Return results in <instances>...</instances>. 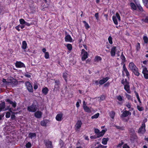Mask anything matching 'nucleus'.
Listing matches in <instances>:
<instances>
[{
	"label": "nucleus",
	"mask_w": 148,
	"mask_h": 148,
	"mask_svg": "<svg viewBox=\"0 0 148 148\" xmlns=\"http://www.w3.org/2000/svg\"><path fill=\"white\" fill-rule=\"evenodd\" d=\"M129 66L130 69L136 75L138 76L139 75L138 69L134 63L133 62L130 63Z\"/></svg>",
	"instance_id": "f257e3e1"
},
{
	"label": "nucleus",
	"mask_w": 148,
	"mask_h": 148,
	"mask_svg": "<svg viewBox=\"0 0 148 148\" xmlns=\"http://www.w3.org/2000/svg\"><path fill=\"white\" fill-rule=\"evenodd\" d=\"M121 83L124 85V89L128 93H131V92L130 90V87L129 85V82H128L127 80L125 79H123L121 81Z\"/></svg>",
	"instance_id": "f03ea898"
},
{
	"label": "nucleus",
	"mask_w": 148,
	"mask_h": 148,
	"mask_svg": "<svg viewBox=\"0 0 148 148\" xmlns=\"http://www.w3.org/2000/svg\"><path fill=\"white\" fill-rule=\"evenodd\" d=\"M82 59V61L85 60L88 57V54L84 49H83L81 51Z\"/></svg>",
	"instance_id": "7ed1b4c3"
},
{
	"label": "nucleus",
	"mask_w": 148,
	"mask_h": 148,
	"mask_svg": "<svg viewBox=\"0 0 148 148\" xmlns=\"http://www.w3.org/2000/svg\"><path fill=\"white\" fill-rule=\"evenodd\" d=\"M27 110L29 112H35L37 110L36 106L33 104L27 107Z\"/></svg>",
	"instance_id": "20e7f679"
},
{
	"label": "nucleus",
	"mask_w": 148,
	"mask_h": 148,
	"mask_svg": "<svg viewBox=\"0 0 148 148\" xmlns=\"http://www.w3.org/2000/svg\"><path fill=\"white\" fill-rule=\"evenodd\" d=\"M25 85L29 91L30 92H33L32 87L29 82H26Z\"/></svg>",
	"instance_id": "39448f33"
},
{
	"label": "nucleus",
	"mask_w": 148,
	"mask_h": 148,
	"mask_svg": "<svg viewBox=\"0 0 148 148\" xmlns=\"http://www.w3.org/2000/svg\"><path fill=\"white\" fill-rule=\"evenodd\" d=\"M145 124L144 123H143L138 131V132L141 134L144 133L145 132Z\"/></svg>",
	"instance_id": "423d86ee"
},
{
	"label": "nucleus",
	"mask_w": 148,
	"mask_h": 148,
	"mask_svg": "<svg viewBox=\"0 0 148 148\" xmlns=\"http://www.w3.org/2000/svg\"><path fill=\"white\" fill-rule=\"evenodd\" d=\"M142 73L144 75V76L145 79H148V71L146 67L143 68Z\"/></svg>",
	"instance_id": "0eeeda50"
},
{
	"label": "nucleus",
	"mask_w": 148,
	"mask_h": 148,
	"mask_svg": "<svg viewBox=\"0 0 148 148\" xmlns=\"http://www.w3.org/2000/svg\"><path fill=\"white\" fill-rule=\"evenodd\" d=\"M66 42H72L73 39L70 35L66 33L65 37L64 38Z\"/></svg>",
	"instance_id": "6e6552de"
},
{
	"label": "nucleus",
	"mask_w": 148,
	"mask_h": 148,
	"mask_svg": "<svg viewBox=\"0 0 148 148\" xmlns=\"http://www.w3.org/2000/svg\"><path fill=\"white\" fill-rule=\"evenodd\" d=\"M15 66L17 68H25V67L24 63L20 61H16L15 63Z\"/></svg>",
	"instance_id": "1a4fd4ad"
},
{
	"label": "nucleus",
	"mask_w": 148,
	"mask_h": 148,
	"mask_svg": "<svg viewBox=\"0 0 148 148\" xmlns=\"http://www.w3.org/2000/svg\"><path fill=\"white\" fill-rule=\"evenodd\" d=\"M82 122L80 120L78 121L75 125V130H76L79 129L81 127L82 125Z\"/></svg>",
	"instance_id": "9d476101"
},
{
	"label": "nucleus",
	"mask_w": 148,
	"mask_h": 148,
	"mask_svg": "<svg viewBox=\"0 0 148 148\" xmlns=\"http://www.w3.org/2000/svg\"><path fill=\"white\" fill-rule=\"evenodd\" d=\"M131 115V113L129 111L125 110L123 111L121 117H126L128 116L129 115Z\"/></svg>",
	"instance_id": "9b49d317"
},
{
	"label": "nucleus",
	"mask_w": 148,
	"mask_h": 148,
	"mask_svg": "<svg viewBox=\"0 0 148 148\" xmlns=\"http://www.w3.org/2000/svg\"><path fill=\"white\" fill-rule=\"evenodd\" d=\"M7 80L8 85H9L10 84H14L16 83V79H14L12 77H11L10 78H8Z\"/></svg>",
	"instance_id": "f8f14e48"
},
{
	"label": "nucleus",
	"mask_w": 148,
	"mask_h": 148,
	"mask_svg": "<svg viewBox=\"0 0 148 148\" xmlns=\"http://www.w3.org/2000/svg\"><path fill=\"white\" fill-rule=\"evenodd\" d=\"M123 73H125L126 76L128 77H129L130 76V74L127 71L126 67L125 66V64H124L123 66Z\"/></svg>",
	"instance_id": "ddd939ff"
},
{
	"label": "nucleus",
	"mask_w": 148,
	"mask_h": 148,
	"mask_svg": "<svg viewBox=\"0 0 148 148\" xmlns=\"http://www.w3.org/2000/svg\"><path fill=\"white\" fill-rule=\"evenodd\" d=\"M45 143L47 148H52V143L51 141L46 140L44 141Z\"/></svg>",
	"instance_id": "4468645a"
},
{
	"label": "nucleus",
	"mask_w": 148,
	"mask_h": 148,
	"mask_svg": "<svg viewBox=\"0 0 148 148\" xmlns=\"http://www.w3.org/2000/svg\"><path fill=\"white\" fill-rule=\"evenodd\" d=\"M42 113L40 111H38L35 113L34 116L37 118H40L41 117Z\"/></svg>",
	"instance_id": "2eb2a0df"
},
{
	"label": "nucleus",
	"mask_w": 148,
	"mask_h": 148,
	"mask_svg": "<svg viewBox=\"0 0 148 148\" xmlns=\"http://www.w3.org/2000/svg\"><path fill=\"white\" fill-rule=\"evenodd\" d=\"M109 79V77H106L100 80L99 81V84L100 85H102L106 82Z\"/></svg>",
	"instance_id": "dca6fc26"
},
{
	"label": "nucleus",
	"mask_w": 148,
	"mask_h": 148,
	"mask_svg": "<svg viewBox=\"0 0 148 148\" xmlns=\"http://www.w3.org/2000/svg\"><path fill=\"white\" fill-rule=\"evenodd\" d=\"M63 114L60 113L58 114L56 116V120L59 121H61L62 119Z\"/></svg>",
	"instance_id": "f3484780"
},
{
	"label": "nucleus",
	"mask_w": 148,
	"mask_h": 148,
	"mask_svg": "<svg viewBox=\"0 0 148 148\" xmlns=\"http://www.w3.org/2000/svg\"><path fill=\"white\" fill-rule=\"evenodd\" d=\"M107 129L103 130L101 132H99V133L97 134V136L98 137H99L102 136L105 133V132L107 131Z\"/></svg>",
	"instance_id": "a211bd4d"
},
{
	"label": "nucleus",
	"mask_w": 148,
	"mask_h": 148,
	"mask_svg": "<svg viewBox=\"0 0 148 148\" xmlns=\"http://www.w3.org/2000/svg\"><path fill=\"white\" fill-rule=\"evenodd\" d=\"M6 101L12 105L14 108H15L16 107V103L15 101L13 102L9 99H7Z\"/></svg>",
	"instance_id": "6ab92c4d"
},
{
	"label": "nucleus",
	"mask_w": 148,
	"mask_h": 148,
	"mask_svg": "<svg viewBox=\"0 0 148 148\" xmlns=\"http://www.w3.org/2000/svg\"><path fill=\"white\" fill-rule=\"evenodd\" d=\"M116 47H113L110 52L111 55L112 56H114L115 54Z\"/></svg>",
	"instance_id": "aec40b11"
},
{
	"label": "nucleus",
	"mask_w": 148,
	"mask_h": 148,
	"mask_svg": "<svg viewBox=\"0 0 148 148\" xmlns=\"http://www.w3.org/2000/svg\"><path fill=\"white\" fill-rule=\"evenodd\" d=\"M5 106V103L4 102H2L0 103V112L2 110H6V109H4V108Z\"/></svg>",
	"instance_id": "412c9836"
},
{
	"label": "nucleus",
	"mask_w": 148,
	"mask_h": 148,
	"mask_svg": "<svg viewBox=\"0 0 148 148\" xmlns=\"http://www.w3.org/2000/svg\"><path fill=\"white\" fill-rule=\"evenodd\" d=\"M84 110L85 112H91V108H89L87 106H85L84 107H83Z\"/></svg>",
	"instance_id": "4be33fe9"
},
{
	"label": "nucleus",
	"mask_w": 148,
	"mask_h": 148,
	"mask_svg": "<svg viewBox=\"0 0 148 148\" xmlns=\"http://www.w3.org/2000/svg\"><path fill=\"white\" fill-rule=\"evenodd\" d=\"M36 134L34 133H30L29 134V137L31 139H34L36 138Z\"/></svg>",
	"instance_id": "5701e85b"
},
{
	"label": "nucleus",
	"mask_w": 148,
	"mask_h": 148,
	"mask_svg": "<svg viewBox=\"0 0 148 148\" xmlns=\"http://www.w3.org/2000/svg\"><path fill=\"white\" fill-rule=\"evenodd\" d=\"M48 90V88L46 87L42 88V92L43 94L45 95H46L47 94Z\"/></svg>",
	"instance_id": "b1692460"
},
{
	"label": "nucleus",
	"mask_w": 148,
	"mask_h": 148,
	"mask_svg": "<svg viewBox=\"0 0 148 148\" xmlns=\"http://www.w3.org/2000/svg\"><path fill=\"white\" fill-rule=\"evenodd\" d=\"M69 76L68 72L66 71L63 73V77L66 82H67V79Z\"/></svg>",
	"instance_id": "393cba45"
},
{
	"label": "nucleus",
	"mask_w": 148,
	"mask_h": 148,
	"mask_svg": "<svg viewBox=\"0 0 148 148\" xmlns=\"http://www.w3.org/2000/svg\"><path fill=\"white\" fill-rule=\"evenodd\" d=\"M27 44L25 41H23L22 43V48L23 49H26L27 47Z\"/></svg>",
	"instance_id": "a878e982"
},
{
	"label": "nucleus",
	"mask_w": 148,
	"mask_h": 148,
	"mask_svg": "<svg viewBox=\"0 0 148 148\" xmlns=\"http://www.w3.org/2000/svg\"><path fill=\"white\" fill-rule=\"evenodd\" d=\"M108 140L109 139L108 138H104L102 139V143L103 145H106Z\"/></svg>",
	"instance_id": "bb28decb"
},
{
	"label": "nucleus",
	"mask_w": 148,
	"mask_h": 148,
	"mask_svg": "<svg viewBox=\"0 0 148 148\" xmlns=\"http://www.w3.org/2000/svg\"><path fill=\"white\" fill-rule=\"evenodd\" d=\"M112 20L115 24L117 25L118 24V22L116 18V16L114 15L112 16Z\"/></svg>",
	"instance_id": "cd10ccee"
},
{
	"label": "nucleus",
	"mask_w": 148,
	"mask_h": 148,
	"mask_svg": "<svg viewBox=\"0 0 148 148\" xmlns=\"http://www.w3.org/2000/svg\"><path fill=\"white\" fill-rule=\"evenodd\" d=\"M130 5L132 9L134 10H136V7L134 3H131Z\"/></svg>",
	"instance_id": "c85d7f7f"
},
{
	"label": "nucleus",
	"mask_w": 148,
	"mask_h": 148,
	"mask_svg": "<svg viewBox=\"0 0 148 148\" xmlns=\"http://www.w3.org/2000/svg\"><path fill=\"white\" fill-rule=\"evenodd\" d=\"M125 96L126 98L128 99V100H132V98L130 95L127 94L126 93H125Z\"/></svg>",
	"instance_id": "c756f323"
},
{
	"label": "nucleus",
	"mask_w": 148,
	"mask_h": 148,
	"mask_svg": "<svg viewBox=\"0 0 148 148\" xmlns=\"http://www.w3.org/2000/svg\"><path fill=\"white\" fill-rule=\"evenodd\" d=\"M66 47L69 51H71L72 49V45L70 44H68L66 45Z\"/></svg>",
	"instance_id": "7c9ffc66"
},
{
	"label": "nucleus",
	"mask_w": 148,
	"mask_h": 148,
	"mask_svg": "<svg viewBox=\"0 0 148 148\" xmlns=\"http://www.w3.org/2000/svg\"><path fill=\"white\" fill-rule=\"evenodd\" d=\"M137 109L140 111H141L144 110V108L143 107L140 106L139 105H137Z\"/></svg>",
	"instance_id": "2f4dec72"
},
{
	"label": "nucleus",
	"mask_w": 148,
	"mask_h": 148,
	"mask_svg": "<svg viewBox=\"0 0 148 148\" xmlns=\"http://www.w3.org/2000/svg\"><path fill=\"white\" fill-rule=\"evenodd\" d=\"M143 40L144 42L145 43H147L148 42V38L146 36H144L143 37Z\"/></svg>",
	"instance_id": "473e14b6"
},
{
	"label": "nucleus",
	"mask_w": 148,
	"mask_h": 148,
	"mask_svg": "<svg viewBox=\"0 0 148 148\" xmlns=\"http://www.w3.org/2000/svg\"><path fill=\"white\" fill-rule=\"evenodd\" d=\"M115 113L114 112V111H111L110 113V116L112 118L114 119L115 115Z\"/></svg>",
	"instance_id": "72a5a7b5"
},
{
	"label": "nucleus",
	"mask_w": 148,
	"mask_h": 148,
	"mask_svg": "<svg viewBox=\"0 0 148 148\" xmlns=\"http://www.w3.org/2000/svg\"><path fill=\"white\" fill-rule=\"evenodd\" d=\"M99 115V113L96 114L91 117V118L92 119H97Z\"/></svg>",
	"instance_id": "f704fd0d"
},
{
	"label": "nucleus",
	"mask_w": 148,
	"mask_h": 148,
	"mask_svg": "<svg viewBox=\"0 0 148 148\" xmlns=\"http://www.w3.org/2000/svg\"><path fill=\"white\" fill-rule=\"evenodd\" d=\"M83 23L85 24V26L86 27V28L87 29H88L89 28V25L85 21H83Z\"/></svg>",
	"instance_id": "c9c22d12"
},
{
	"label": "nucleus",
	"mask_w": 148,
	"mask_h": 148,
	"mask_svg": "<svg viewBox=\"0 0 148 148\" xmlns=\"http://www.w3.org/2000/svg\"><path fill=\"white\" fill-rule=\"evenodd\" d=\"M116 16V18H117L119 21H121V17L118 13H116L115 16Z\"/></svg>",
	"instance_id": "e433bc0d"
},
{
	"label": "nucleus",
	"mask_w": 148,
	"mask_h": 148,
	"mask_svg": "<svg viewBox=\"0 0 148 148\" xmlns=\"http://www.w3.org/2000/svg\"><path fill=\"white\" fill-rule=\"evenodd\" d=\"M45 57L46 59H47L49 58V53L46 52L45 53Z\"/></svg>",
	"instance_id": "4c0bfd02"
},
{
	"label": "nucleus",
	"mask_w": 148,
	"mask_h": 148,
	"mask_svg": "<svg viewBox=\"0 0 148 148\" xmlns=\"http://www.w3.org/2000/svg\"><path fill=\"white\" fill-rule=\"evenodd\" d=\"M114 126H115L116 128L120 130H124V128L123 127H120L119 126H117L116 125H114Z\"/></svg>",
	"instance_id": "58836bf2"
},
{
	"label": "nucleus",
	"mask_w": 148,
	"mask_h": 148,
	"mask_svg": "<svg viewBox=\"0 0 148 148\" xmlns=\"http://www.w3.org/2000/svg\"><path fill=\"white\" fill-rule=\"evenodd\" d=\"M95 59L97 61H100L101 60V58L99 56H97L95 57Z\"/></svg>",
	"instance_id": "ea45409f"
},
{
	"label": "nucleus",
	"mask_w": 148,
	"mask_h": 148,
	"mask_svg": "<svg viewBox=\"0 0 148 148\" xmlns=\"http://www.w3.org/2000/svg\"><path fill=\"white\" fill-rule=\"evenodd\" d=\"M108 40L109 41V43L112 44L113 42L112 41V38L111 36H109L108 38Z\"/></svg>",
	"instance_id": "a19ab883"
},
{
	"label": "nucleus",
	"mask_w": 148,
	"mask_h": 148,
	"mask_svg": "<svg viewBox=\"0 0 148 148\" xmlns=\"http://www.w3.org/2000/svg\"><path fill=\"white\" fill-rule=\"evenodd\" d=\"M121 58L123 60V62H124L125 60V58L124 56L123 53H122L121 56Z\"/></svg>",
	"instance_id": "79ce46f5"
},
{
	"label": "nucleus",
	"mask_w": 148,
	"mask_h": 148,
	"mask_svg": "<svg viewBox=\"0 0 148 148\" xmlns=\"http://www.w3.org/2000/svg\"><path fill=\"white\" fill-rule=\"evenodd\" d=\"M19 22L21 24H25V21L22 18L19 20Z\"/></svg>",
	"instance_id": "37998d69"
},
{
	"label": "nucleus",
	"mask_w": 148,
	"mask_h": 148,
	"mask_svg": "<svg viewBox=\"0 0 148 148\" xmlns=\"http://www.w3.org/2000/svg\"><path fill=\"white\" fill-rule=\"evenodd\" d=\"M2 81L6 85H8V80L6 81V79L3 78L2 80Z\"/></svg>",
	"instance_id": "c03bdc74"
},
{
	"label": "nucleus",
	"mask_w": 148,
	"mask_h": 148,
	"mask_svg": "<svg viewBox=\"0 0 148 148\" xmlns=\"http://www.w3.org/2000/svg\"><path fill=\"white\" fill-rule=\"evenodd\" d=\"M117 99L120 101H122L123 100V99L122 97L120 95L118 96L117 97Z\"/></svg>",
	"instance_id": "a18cd8bd"
},
{
	"label": "nucleus",
	"mask_w": 148,
	"mask_h": 148,
	"mask_svg": "<svg viewBox=\"0 0 148 148\" xmlns=\"http://www.w3.org/2000/svg\"><path fill=\"white\" fill-rule=\"evenodd\" d=\"M31 146V144L30 143L28 142L26 145V147L27 148H30Z\"/></svg>",
	"instance_id": "49530a36"
},
{
	"label": "nucleus",
	"mask_w": 148,
	"mask_h": 148,
	"mask_svg": "<svg viewBox=\"0 0 148 148\" xmlns=\"http://www.w3.org/2000/svg\"><path fill=\"white\" fill-rule=\"evenodd\" d=\"M140 44L139 43H138L136 46V49L137 51H138L140 49Z\"/></svg>",
	"instance_id": "de8ad7c7"
},
{
	"label": "nucleus",
	"mask_w": 148,
	"mask_h": 148,
	"mask_svg": "<svg viewBox=\"0 0 148 148\" xmlns=\"http://www.w3.org/2000/svg\"><path fill=\"white\" fill-rule=\"evenodd\" d=\"M10 113L9 112H7L6 113L5 117L7 118H9L10 117Z\"/></svg>",
	"instance_id": "09e8293b"
},
{
	"label": "nucleus",
	"mask_w": 148,
	"mask_h": 148,
	"mask_svg": "<svg viewBox=\"0 0 148 148\" xmlns=\"http://www.w3.org/2000/svg\"><path fill=\"white\" fill-rule=\"evenodd\" d=\"M105 99V97L104 96H101L100 97V99H99V101L100 102L101 101H103Z\"/></svg>",
	"instance_id": "8fccbe9b"
},
{
	"label": "nucleus",
	"mask_w": 148,
	"mask_h": 148,
	"mask_svg": "<svg viewBox=\"0 0 148 148\" xmlns=\"http://www.w3.org/2000/svg\"><path fill=\"white\" fill-rule=\"evenodd\" d=\"M41 125L42 126H45L46 125V123L44 121H42L41 122Z\"/></svg>",
	"instance_id": "3c124183"
},
{
	"label": "nucleus",
	"mask_w": 148,
	"mask_h": 148,
	"mask_svg": "<svg viewBox=\"0 0 148 148\" xmlns=\"http://www.w3.org/2000/svg\"><path fill=\"white\" fill-rule=\"evenodd\" d=\"M95 17L96 18V19L97 20H98L99 19V13H96L95 14Z\"/></svg>",
	"instance_id": "603ef678"
},
{
	"label": "nucleus",
	"mask_w": 148,
	"mask_h": 148,
	"mask_svg": "<svg viewBox=\"0 0 148 148\" xmlns=\"http://www.w3.org/2000/svg\"><path fill=\"white\" fill-rule=\"evenodd\" d=\"M94 131L95 133L98 134L99 132V130L98 129H95Z\"/></svg>",
	"instance_id": "864d4df0"
},
{
	"label": "nucleus",
	"mask_w": 148,
	"mask_h": 148,
	"mask_svg": "<svg viewBox=\"0 0 148 148\" xmlns=\"http://www.w3.org/2000/svg\"><path fill=\"white\" fill-rule=\"evenodd\" d=\"M143 20L145 22H148V17H146L145 19H143Z\"/></svg>",
	"instance_id": "5fc2aeb1"
},
{
	"label": "nucleus",
	"mask_w": 148,
	"mask_h": 148,
	"mask_svg": "<svg viewBox=\"0 0 148 148\" xmlns=\"http://www.w3.org/2000/svg\"><path fill=\"white\" fill-rule=\"evenodd\" d=\"M126 106L128 108H131V104L130 103H128L127 104Z\"/></svg>",
	"instance_id": "6e6d98bb"
},
{
	"label": "nucleus",
	"mask_w": 148,
	"mask_h": 148,
	"mask_svg": "<svg viewBox=\"0 0 148 148\" xmlns=\"http://www.w3.org/2000/svg\"><path fill=\"white\" fill-rule=\"evenodd\" d=\"M138 8L139 10L140 11H143V8H142V7L140 5H138Z\"/></svg>",
	"instance_id": "4d7b16f0"
},
{
	"label": "nucleus",
	"mask_w": 148,
	"mask_h": 148,
	"mask_svg": "<svg viewBox=\"0 0 148 148\" xmlns=\"http://www.w3.org/2000/svg\"><path fill=\"white\" fill-rule=\"evenodd\" d=\"M25 25H26L28 26H29L30 25H32V23H27V22H25Z\"/></svg>",
	"instance_id": "13d9d810"
},
{
	"label": "nucleus",
	"mask_w": 148,
	"mask_h": 148,
	"mask_svg": "<svg viewBox=\"0 0 148 148\" xmlns=\"http://www.w3.org/2000/svg\"><path fill=\"white\" fill-rule=\"evenodd\" d=\"M98 144L96 146L95 148H101V144H98V143H97Z\"/></svg>",
	"instance_id": "bf43d9fd"
},
{
	"label": "nucleus",
	"mask_w": 148,
	"mask_h": 148,
	"mask_svg": "<svg viewBox=\"0 0 148 148\" xmlns=\"http://www.w3.org/2000/svg\"><path fill=\"white\" fill-rule=\"evenodd\" d=\"M25 76L27 77L30 78L31 77V76L30 75L28 74H25Z\"/></svg>",
	"instance_id": "052dcab7"
},
{
	"label": "nucleus",
	"mask_w": 148,
	"mask_h": 148,
	"mask_svg": "<svg viewBox=\"0 0 148 148\" xmlns=\"http://www.w3.org/2000/svg\"><path fill=\"white\" fill-rule=\"evenodd\" d=\"M82 38H81L79 40V43L80 45L82 44Z\"/></svg>",
	"instance_id": "680f3d73"
},
{
	"label": "nucleus",
	"mask_w": 148,
	"mask_h": 148,
	"mask_svg": "<svg viewBox=\"0 0 148 148\" xmlns=\"http://www.w3.org/2000/svg\"><path fill=\"white\" fill-rule=\"evenodd\" d=\"M134 92L135 93V95H136V97L137 99L139 98V95H138V93L137 92H136V91H135Z\"/></svg>",
	"instance_id": "e2e57ef3"
},
{
	"label": "nucleus",
	"mask_w": 148,
	"mask_h": 148,
	"mask_svg": "<svg viewBox=\"0 0 148 148\" xmlns=\"http://www.w3.org/2000/svg\"><path fill=\"white\" fill-rule=\"evenodd\" d=\"M123 148H129V147L127 144H125L123 147Z\"/></svg>",
	"instance_id": "0e129e2a"
},
{
	"label": "nucleus",
	"mask_w": 148,
	"mask_h": 148,
	"mask_svg": "<svg viewBox=\"0 0 148 148\" xmlns=\"http://www.w3.org/2000/svg\"><path fill=\"white\" fill-rule=\"evenodd\" d=\"M123 143L122 142L121 143H120L118 145L117 147H120L123 145Z\"/></svg>",
	"instance_id": "69168bd1"
},
{
	"label": "nucleus",
	"mask_w": 148,
	"mask_h": 148,
	"mask_svg": "<svg viewBox=\"0 0 148 148\" xmlns=\"http://www.w3.org/2000/svg\"><path fill=\"white\" fill-rule=\"evenodd\" d=\"M94 83L96 85H97L99 84V81L97 80H95L94 81Z\"/></svg>",
	"instance_id": "338daca9"
},
{
	"label": "nucleus",
	"mask_w": 148,
	"mask_h": 148,
	"mask_svg": "<svg viewBox=\"0 0 148 148\" xmlns=\"http://www.w3.org/2000/svg\"><path fill=\"white\" fill-rule=\"evenodd\" d=\"M19 26V25H18L15 27L16 29H17L18 31H20V29H19V28L20 27Z\"/></svg>",
	"instance_id": "774afa93"
}]
</instances>
